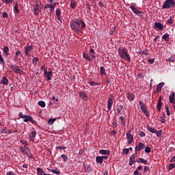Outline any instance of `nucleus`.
<instances>
[{"instance_id": "f257e3e1", "label": "nucleus", "mask_w": 175, "mask_h": 175, "mask_svg": "<svg viewBox=\"0 0 175 175\" xmlns=\"http://www.w3.org/2000/svg\"><path fill=\"white\" fill-rule=\"evenodd\" d=\"M70 26L72 31H75V32L79 33V32H81L83 29H85V23L81 19L77 18L75 20H72L70 22Z\"/></svg>"}, {"instance_id": "f03ea898", "label": "nucleus", "mask_w": 175, "mask_h": 175, "mask_svg": "<svg viewBox=\"0 0 175 175\" xmlns=\"http://www.w3.org/2000/svg\"><path fill=\"white\" fill-rule=\"evenodd\" d=\"M119 56L120 58L124 59L127 62H131V56H129V53L126 51V49L124 47H120L118 50Z\"/></svg>"}, {"instance_id": "7ed1b4c3", "label": "nucleus", "mask_w": 175, "mask_h": 175, "mask_svg": "<svg viewBox=\"0 0 175 175\" xmlns=\"http://www.w3.org/2000/svg\"><path fill=\"white\" fill-rule=\"evenodd\" d=\"M18 116H19V118L23 119L24 122H31V124H33L34 125H35V124H36V121H35L33 120V118H32V116H31L24 115V114H23V112H20L18 113Z\"/></svg>"}, {"instance_id": "20e7f679", "label": "nucleus", "mask_w": 175, "mask_h": 175, "mask_svg": "<svg viewBox=\"0 0 175 175\" xmlns=\"http://www.w3.org/2000/svg\"><path fill=\"white\" fill-rule=\"evenodd\" d=\"M171 8H175V1L165 0L162 5V9H171Z\"/></svg>"}, {"instance_id": "39448f33", "label": "nucleus", "mask_w": 175, "mask_h": 175, "mask_svg": "<svg viewBox=\"0 0 175 175\" xmlns=\"http://www.w3.org/2000/svg\"><path fill=\"white\" fill-rule=\"evenodd\" d=\"M135 4L132 3V5L130 6V8L131 9L132 12L137 14V16H139L141 18H143L144 17V13L139 10H137L136 8H135Z\"/></svg>"}, {"instance_id": "423d86ee", "label": "nucleus", "mask_w": 175, "mask_h": 175, "mask_svg": "<svg viewBox=\"0 0 175 175\" xmlns=\"http://www.w3.org/2000/svg\"><path fill=\"white\" fill-rule=\"evenodd\" d=\"M24 147L22 148V151L25 152V154L29 158H31V151L29 150V148H28V144L26 142H24L23 143Z\"/></svg>"}, {"instance_id": "0eeeda50", "label": "nucleus", "mask_w": 175, "mask_h": 175, "mask_svg": "<svg viewBox=\"0 0 175 175\" xmlns=\"http://www.w3.org/2000/svg\"><path fill=\"white\" fill-rule=\"evenodd\" d=\"M139 106H140L141 110L145 114L146 117H150V113L147 110V108L146 107V105H144V103H143V102L142 101H139Z\"/></svg>"}, {"instance_id": "6e6552de", "label": "nucleus", "mask_w": 175, "mask_h": 175, "mask_svg": "<svg viewBox=\"0 0 175 175\" xmlns=\"http://www.w3.org/2000/svg\"><path fill=\"white\" fill-rule=\"evenodd\" d=\"M11 69L14 70V73H18V75H22L24 73V71H23L21 69H20V67L16 65L11 64L10 65Z\"/></svg>"}, {"instance_id": "1a4fd4ad", "label": "nucleus", "mask_w": 175, "mask_h": 175, "mask_svg": "<svg viewBox=\"0 0 175 175\" xmlns=\"http://www.w3.org/2000/svg\"><path fill=\"white\" fill-rule=\"evenodd\" d=\"M113 106V97L111 96L109 97L107 100V113H109L111 110Z\"/></svg>"}, {"instance_id": "9d476101", "label": "nucleus", "mask_w": 175, "mask_h": 175, "mask_svg": "<svg viewBox=\"0 0 175 175\" xmlns=\"http://www.w3.org/2000/svg\"><path fill=\"white\" fill-rule=\"evenodd\" d=\"M44 76H46L47 81H50V80H51V77L53 76V71L47 72V70L44 69Z\"/></svg>"}, {"instance_id": "9b49d317", "label": "nucleus", "mask_w": 175, "mask_h": 175, "mask_svg": "<svg viewBox=\"0 0 175 175\" xmlns=\"http://www.w3.org/2000/svg\"><path fill=\"white\" fill-rule=\"evenodd\" d=\"M25 49V53L27 56L29 55V53L33 50V48L32 47V45L26 46L24 47Z\"/></svg>"}, {"instance_id": "f8f14e48", "label": "nucleus", "mask_w": 175, "mask_h": 175, "mask_svg": "<svg viewBox=\"0 0 175 175\" xmlns=\"http://www.w3.org/2000/svg\"><path fill=\"white\" fill-rule=\"evenodd\" d=\"M35 137H36V131H31L29 134V141L35 143Z\"/></svg>"}, {"instance_id": "ddd939ff", "label": "nucleus", "mask_w": 175, "mask_h": 175, "mask_svg": "<svg viewBox=\"0 0 175 175\" xmlns=\"http://www.w3.org/2000/svg\"><path fill=\"white\" fill-rule=\"evenodd\" d=\"M145 148H146V144L142 142H139L138 146H135V151H142V150H144Z\"/></svg>"}, {"instance_id": "4468645a", "label": "nucleus", "mask_w": 175, "mask_h": 175, "mask_svg": "<svg viewBox=\"0 0 175 175\" xmlns=\"http://www.w3.org/2000/svg\"><path fill=\"white\" fill-rule=\"evenodd\" d=\"M126 136L127 137L128 144H132V143L133 142V135H132L129 133H127L126 134Z\"/></svg>"}, {"instance_id": "2eb2a0df", "label": "nucleus", "mask_w": 175, "mask_h": 175, "mask_svg": "<svg viewBox=\"0 0 175 175\" xmlns=\"http://www.w3.org/2000/svg\"><path fill=\"white\" fill-rule=\"evenodd\" d=\"M3 53L5 58H8L9 56V46H5L3 48Z\"/></svg>"}, {"instance_id": "dca6fc26", "label": "nucleus", "mask_w": 175, "mask_h": 175, "mask_svg": "<svg viewBox=\"0 0 175 175\" xmlns=\"http://www.w3.org/2000/svg\"><path fill=\"white\" fill-rule=\"evenodd\" d=\"M163 85H165V83L161 82L157 85L156 91H157V92H161L162 91V88H163Z\"/></svg>"}, {"instance_id": "f3484780", "label": "nucleus", "mask_w": 175, "mask_h": 175, "mask_svg": "<svg viewBox=\"0 0 175 175\" xmlns=\"http://www.w3.org/2000/svg\"><path fill=\"white\" fill-rule=\"evenodd\" d=\"M46 9H50L49 12L50 13H53V12H54L55 8L54 7L49 5V4H46L44 7H43V10H46Z\"/></svg>"}, {"instance_id": "a211bd4d", "label": "nucleus", "mask_w": 175, "mask_h": 175, "mask_svg": "<svg viewBox=\"0 0 175 175\" xmlns=\"http://www.w3.org/2000/svg\"><path fill=\"white\" fill-rule=\"evenodd\" d=\"M154 28H157L159 31L163 29V25L161 23L155 22L154 23Z\"/></svg>"}, {"instance_id": "6ab92c4d", "label": "nucleus", "mask_w": 175, "mask_h": 175, "mask_svg": "<svg viewBox=\"0 0 175 175\" xmlns=\"http://www.w3.org/2000/svg\"><path fill=\"white\" fill-rule=\"evenodd\" d=\"M1 84H3L4 85H8L9 84V79H8L6 77H3L1 78Z\"/></svg>"}, {"instance_id": "aec40b11", "label": "nucleus", "mask_w": 175, "mask_h": 175, "mask_svg": "<svg viewBox=\"0 0 175 175\" xmlns=\"http://www.w3.org/2000/svg\"><path fill=\"white\" fill-rule=\"evenodd\" d=\"M83 58L84 59H86V61H92V58L91 57V55L85 53H83Z\"/></svg>"}, {"instance_id": "412c9836", "label": "nucleus", "mask_w": 175, "mask_h": 175, "mask_svg": "<svg viewBox=\"0 0 175 175\" xmlns=\"http://www.w3.org/2000/svg\"><path fill=\"white\" fill-rule=\"evenodd\" d=\"M170 103H172V105H174L175 103V93L172 92V95L170 96Z\"/></svg>"}, {"instance_id": "4be33fe9", "label": "nucleus", "mask_w": 175, "mask_h": 175, "mask_svg": "<svg viewBox=\"0 0 175 175\" xmlns=\"http://www.w3.org/2000/svg\"><path fill=\"white\" fill-rule=\"evenodd\" d=\"M126 98L129 100H133L135 99V94L133 93L128 92L126 94Z\"/></svg>"}, {"instance_id": "5701e85b", "label": "nucleus", "mask_w": 175, "mask_h": 175, "mask_svg": "<svg viewBox=\"0 0 175 175\" xmlns=\"http://www.w3.org/2000/svg\"><path fill=\"white\" fill-rule=\"evenodd\" d=\"M99 154H100L101 155H110V150H100Z\"/></svg>"}, {"instance_id": "b1692460", "label": "nucleus", "mask_w": 175, "mask_h": 175, "mask_svg": "<svg viewBox=\"0 0 175 175\" xmlns=\"http://www.w3.org/2000/svg\"><path fill=\"white\" fill-rule=\"evenodd\" d=\"M146 129H148V131H149V132H151V133H158V130L150 126H147Z\"/></svg>"}, {"instance_id": "393cba45", "label": "nucleus", "mask_w": 175, "mask_h": 175, "mask_svg": "<svg viewBox=\"0 0 175 175\" xmlns=\"http://www.w3.org/2000/svg\"><path fill=\"white\" fill-rule=\"evenodd\" d=\"M89 54L92 58V59H95L96 57H95V51L93 49H90Z\"/></svg>"}, {"instance_id": "a878e982", "label": "nucleus", "mask_w": 175, "mask_h": 175, "mask_svg": "<svg viewBox=\"0 0 175 175\" xmlns=\"http://www.w3.org/2000/svg\"><path fill=\"white\" fill-rule=\"evenodd\" d=\"M56 16L57 20H61V9H59V8L56 9Z\"/></svg>"}, {"instance_id": "bb28decb", "label": "nucleus", "mask_w": 175, "mask_h": 175, "mask_svg": "<svg viewBox=\"0 0 175 175\" xmlns=\"http://www.w3.org/2000/svg\"><path fill=\"white\" fill-rule=\"evenodd\" d=\"M79 96L81 98V99H83V100H87V98H88V96H87V94L84 92H80Z\"/></svg>"}, {"instance_id": "cd10ccee", "label": "nucleus", "mask_w": 175, "mask_h": 175, "mask_svg": "<svg viewBox=\"0 0 175 175\" xmlns=\"http://www.w3.org/2000/svg\"><path fill=\"white\" fill-rule=\"evenodd\" d=\"M138 163H144V165H147L148 161L147 160L143 159V158H139L137 161Z\"/></svg>"}, {"instance_id": "c85d7f7f", "label": "nucleus", "mask_w": 175, "mask_h": 175, "mask_svg": "<svg viewBox=\"0 0 175 175\" xmlns=\"http://www.w3.org/2000/svg\"><path fill=\"white\" fill-rule=\"evenodd\" d=\"M70 6L71 8V9H76V0H70Z\"/></svg>"}, {"instance_id": "c756f323", "label": "nucleus", "mask_w": 175, "mask_h": 175, "mask_svg": "<svg viewBox=\"0 0 175 175\" xmlns=\"http://www.w3.org/2000/svg\"><path fill=\"white\" fill-rule=\"evenodd\" d=\"M96 163H99L100 165H102V163H103V160L102 159V157L100 156H98L96 157Z\"/></svg>"}, {"instance_id": "7c9ffc66", "label": "nucleus", "mask_w": 175, "mask_h": 175, "mask_svg": "<svg viewBox=\"0 0 175 175\" xmlns=\"http://www.w3.org/2000/svg\"><path fill=\"white\" fill-rule=\"evenodd\" d=\"M14 13H20V10H18V3L16 2L14 7Z\"/></svg>"}, {"instance_id": "2f4dec72", "label": "nucleus", "mask_w": 175, "mask_h": 175, "mask_svg": "<svg viewBox=\"0 0 175 175\" xmlns=\"http://www.w3.org/2000/svg\"><path fill=\"white\" fill-rule=\"evenodd\" d=\"M100 72L101 76H106V70L105 69V67L101 66L100 68Z\"/></svg>"}, {"instance_id": "473e14b6", "label": "nucleus", "mask_w": 175, "mask_h": 175, "mask_svg": "<svg viewBox=\"0 0 175 175\" xmlns=\"http://www.w3.org/2000/svg\"><path fill=\"white\" fill-rule=\"evenodd\" d=\"M37 173H38V175H44V174H46L44 173V171H43L42 170V168H40V167L37 168Z\"/></svg>"}, {"instance_id": "72a5a7b5", "label": "nucleus", "mask_w": 175, "mask_h": 175, "mask_svg": "<svg viewBox=\"0 0 175 175\" xmlns=\"http://www.w3.org/2000/svg\"><path fill=\"white\" fill-rule=\"evenodd\" d=\"M55 121H57V119H55V118H51L48 121V124L49 125H53V124H54V122H55Z\"/></svg>"}, {"instance_id": "f704fd0d", "label": "nucleus", "mask_w": 175, "mask_h": 175, "mask_svg": "<svg viewBox=\"0 0 175 175\" xmlns=\"http://www.w3.org/2000/svg\"><path fill=\"white\" fill-rule=\"evenodd\" d=\"M84 167H85V170L86 172H92V169L91 168V167L88 164H85L84 165Z\"/></svg>"}, {"instance_id": "c9c22d12", "label": "nucleus", "mask_w": 175, "mask_h": 175, "mask_svg": "<svg viewBox=\"0 0 175 175\" xmlns=\"http://www.w3.org/2000/svg\"><path fill=\"white\" fill-rule=\"evenodd\" d=\"M122 109H124V106L122 105H120L117 109L118 114H120L121 113Z\"/></svg>"}, {"instance_id": "e433bc0d", "label": "nucleus", "mask_w": 175, "mask_h": 175, "mask_svg": "<svg viewBox=\"0 0 175 175\" xmlns=\"http://www.w3.org/2000/svg\"><path fill=\"white\" fill-rule=\"evenodd\" d=\"M38 106H40L41 107H46V103L44 101H39L38 103Z\"/></svg>"}, {"instance_id": "4c0bfd02", "label": "nucleus", "mask_w": 175, "mask_h": 175, "mask_svg": "<svg viewBox=\"0 0 175 175\" xmlns=\"http://www.w3.org/2000/svg\"><path fill=\"white\" fill-rule=\"evenodd\" d=\"M120 118L122 125H125L126 124V120H125V118L124 116H120Z\"/></svg>"}, {"instance_id": "58836bf2", "label": "nucleus", "mask_w": 175, "mask_h": 175, "mask_svg": "<svg viewBox=\"0 0 175 175\" xmlns=\"http://www.w3.org/2000/svg\"><path fill=\"white\" fill-rule=\"evenodd\" d=\"M47 170H49V172H51L52 173H54V174H59V171L58 170H51L50 168H47Z\"/></svg>"}, {"instance_id": "ea45409f", "label": "nucleus", "mask_w": 175, "mask_h": 175, "mask_svg": "<svg viewBox=\"0 0 175 175\" xmlns=\"http://www.w3.org/2000/svg\"><path fill=\"white\" fill-rule=\"evenodd\" d=\"M86 9H87V12L88 13L91 12V5H90V3L87 2L86 3Z\"/></svg>"}, {"instance_id": "a19ab883", "label": "nucleus", "mask_w": 175, "mask_h": 175, "mask_svg": "<svg viewBox=\"0 0 175 175\" xmlns=\"http://www.w3.org/2000/svg\"><path fill=\"white\" fill-rule=\"evenodd\" d=\"M167 61H168L169 62H174L175 55H172L170 58L167 59Z\"/></svg>"}, {"instance_id": "79ce46f5", "label": "nucleus", "mask_w": 175, "mask_h": 175, "mask_svg": "<svg viewBox=\"0 0 175 175\" xmlns=\"http://www.w3.org/2000/svg\"><path fill=\"white\" fill-rule=\"evenodd\" d=\"M175 167V163H171L168 166V170L170 172V170H173Z\"/></svg>"}, {"instance_id": "37998d69", "label": "nucleus", "mask_w": 175, "mask_h": 175, "mask_svg": "<svg viewBox=\"0 0 175 175\" xmlns=\"http://www.w3.org/2000/svg\"><path fill=\"white\" fill-rule=\"evenodd\" d=\"M61 158H62L64 162H68V156L66 154H62Z\"/></svg>"}, {"instance_id": "c03bdc74", "label": "nucleus", "mask_w": 175, "mask_h": 175, "mask_svg": "<svg viewBox=\"0 0 175 175\" xmlns=\"http://www.w3.org/2000/svg\"><path fill=\"white\" fill-rule=\"evenodd\" d=\"M162 38L165 42H167V39H169V33H165Z\"/></svg>"}, {"instance_id": "a18cd8bd", "label": "nucleus", "mask_w": 175, "mask_h": 175, "mask_svg": "<svg viewBox=\"0 0 175 175\" xmlns=\"http://www.w3.org/2000/svg\"><path fill=\"white\" fill-rule=\"evenodd\" d=\"M123 154H124V155H128V154H129V148H124L122 150Z\"/></svg>"}, {"instance_id": "49530a36", "label": "nucleus", "mask_w": 175, "mask_h": 175, "mask_svg": "<svg viewBox=\"0 0 175 175\" xmlns=\"http://www.w3.org/2000/svg\"><path fill=\"white\" fill-rule=\"evenodd\" d=\"M33 12L35 16H39V8H33Z\"/></svg>"}, {"instance_id": "de8ad7c7", "label": "nucleus", "mask_w": 175, "mask_h": 175, "mask_svg": "<svg viewBox=\"0 0 175 175\" xmlns=\"http://www.w3.org/2000/svg\"><path fill=\"white\" fill-rule=\"evenodd\" d=\"M145 152H146V154H150V152H151V148L150 146H147L145 148Z\"/></svg>"}, {"instance_id": "09e8293b", "label": "nucleus", "mask_w": 175, "mask_h": 175, "mask_svg": "<svg viewBox=\"0 0 175 175\" xmlns=\"http://www.w3.org/2000/svg\"><path fill=\"white\" fill-rule=\"evenodd\" d=\"M135 154H133L129 159V162H133L135 163Z\"/></svg>"}, {"instance_id": "8fccbe9b", "label": "nucleus", "mask_w": 175, "mask_h": 175, "mask_svg": "<svg viewBox=\"0 0 175 175\" xmlns=\"http://www.w3.org/2000/svg\"><path fill=\"white\" fill-rule=\"evenodd\" d=\"M90 84L92 87H94V85H100V83H98L97 82L90 81Z\"/></svg>"}, {"instance_id": "3c124183", "label": "nucleus", "mask_w": 175, "mask_h": 175, "mask_svg": "<svg viewBox=\"0 0 175 175\" xmlns=\"http://www.w3.org/2000/svg\"><path fill=\"white\" fill-rule=\"evenodd\" d=\"M165 107L167 116H170V111L169 110V106L166 105Z\"/></svg>"}, {"instance_id": "603ef678", "label": "nucleus", "mask_w": 175, "mask_h": 175, "mask_svg": "<svg viewBox=\"0 0 175 175\" xmlns=\"http://www.w3.org/2000/svg\"><path fill=\"white\" fill-rule=\"evenodd\" d=\"M162 103H158L157 104V109L158 111H161V109H162Z\"/></svg>"}, {"instance_id": "864d4df0", "label": "nucleus", "mask_w": 175, "mask_h": 175, "mask_svg": "<svg viewBox=\"0 0 175 175\" xmlns=\"http://www.w3.org/2000/svg\"><path fill=\"white\" fill-rule=\"evenodd\" d=\"M19 55H21V51H17L15 54V58H18Z\"/></svg>"}, {"instance_id": "5fc2aeb1", "label": "nucleus", "mask_w": 175, "mask_h": 175, "mask_svg": "<svg viewBox=\"0 0 175 175\" xmlns=\"http://www.w3.org/2000/svg\"><path fill=\"white\" fill-rule=\"evenodd\" d=\"M98 6H100V8H105V4H104L103 1H100L98 2Z\"/></svg>"}, {"instance_id": "6e6d98bb", "label": "nucleus", "mask_w": 175, "mask_h": 175, "mask_svg": "<svg viewBox=\"0 0 175 175\" xmlns=\"http://www.w3.org/2000/svg\"><path fill=\"white\" fill-rule=\"evenodd\" d=\"M157 137H161L162 136V130H160L159 131H157V133H155Z\"/></svg>"}, {"instance_id": "4d7b16f0", "label": "nucleus", "mask_w": 175, "mask_h": 175, "mask_svg": "<svg viewBox=\"0 0 175 175\" xmlns=\"http://www.w3.org/2000/svg\"><path fill=\"white\" fill-rule=\"evenodd\" d=\"M139 135L141 137H144V136H146V133H145L144 131H139Z\"/></svg>"}, {"instance_id": "13d9d810", "label": "nucleus", "mask_w": 175, "mask_h": 175, "mask_svg": "<svg viewBox=\"0 0 175 175\" xmlns=\"http://www.w3.org/2000/svg\"><path fill=\"white\" fill-rule=\"evenodd\" d=\"M154 62H155V59L154 58L148 59V62L149 64H154Z\"/></svg>"}, {"instance_id": "bf43d9fd", "label": "nucleus", "mask_w": 175, "mask_h": 175, "mask_svg": "<svg viewBox=\"0 0 175 175\" xmlns=\"http://www.w3.org/2000/svg\"><path fill=\"white\" fill-rule=\"evenodd\" d=\"M112 126L113 128V129H116V128H117V126H118V124L116 122H112Z\"/></svg>"}, {"instance_id": "052dcab7", "label": "nucleus", "mask_w": 175, "mask_h": 175, "mask_svg": "<svg viewBox=\"0 0 175 175\" xmlns=\"http://www.w3.org/2000/svg\"><path fill=\"white\" fill-rule=\"evenodd\" d=\"M2 16L4 18H8V17H9V15H8V13L6 12H4Z\"/></svg>"}, {"instance_id": "680f3d73", "label": "nucleus", "mask_w": 175, "mask_h": 175, "mask_svg": "<svg viewBox=\"0 0 175 175\" xmlns=\"http://www.w3.org/2000/svg\"><path fill=\"white\" fill-rule=\"evenodd\" d=\"M84 153V150H83V149L79 150L78 155H79V157H81V155H83V154Z\"/></svg>"}, {"instance_id": "e2e57ef3", "label": "nucleus", "mask_w": 175, "mask_h": 175, "mask_svg": "<svg viewBox=\"0 0 175 175\" xmlns=\"http://www.w3.org/2000/svg\"><path fill=\"white\" fill-rule=\"evenodd\" d=\"M172 20V16H170V18L167 20L168 24H170V25L173 24V21Z\"/></svg>"}, {"instance_id": "0e129e2a", "label": "nucleus", "mask_w": 175, "mask_h": 175, "mask_svg": "<svg viewBox=\"0 0 175 175\" xmlns=\"http://www.w3.org/2000/svg\"><path fill=\"white\" fill-rule=\"evenodd\" d=\"M150 167L148 166H145L144 168V173H147V170H149Z\"/></svg>"}, {"instance_id": "69168bd1", "label": "nucleus", "mask_w": 175, "mask_h": 175, "mask_svg": "<svg viewBox=\"0 0 175 175\" xmlns=\"http://www.w3.org/2000/svg\"><path fill=\"white\" fill-rule=\"evenodd\" d=\"M33 63H37V62H39V58L38 57H34L33 59Z\"/></svg>"}, {"instance_id": "338daca9", "label": "nucleus", "mask_w": 175, "mask_h": 175, "mask_svg": "<svg viewBox=\"0 0 175 175\" xmlns=\"http://www.w3.org/2000/svg\"><path fill=\"white\" fill-rule=\"evenodd\" d=\"M109 155H105V156H100L101 157V159H103V161L104 159H107L109 158Z\"/></svg>"}, {"instance_id": "774afa93", "label": "nucleus", "mask_w": 175, "mask_h": 175, "mask_svg": "<svg viewBox=\"0 0 175 175\" xmlns=\"http://www.w3.org/2000/svg\"><path fill=\"white\" fill-rule=\"evenodd\" d=\"M139 171L137 170H135L134 172H133V174L134 175H139Z\"/></svg>"}]
</instances>
